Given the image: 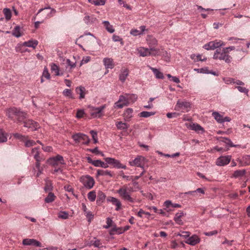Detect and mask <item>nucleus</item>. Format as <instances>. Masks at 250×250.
I'll list each match as a JSON object with an SVG mask.
<instances>
[{
    "mask_svg": "<svg viewBox=\"0 0 250 250\" xmlns=\"http://www.w3.org/2000/svg\"><path fill=\"white\" fill-rule=\"evenodd\" d=\"M85 216L86 217L87 220L89 222H90L91 220L93 219L94 215L90 211H88L84 213Z\"/></svg>",
    "mask_w": 250,
    "mask_h": 250,
    "instance_id": "052dcab7",
    "label": "nucleus"
},
{
    "mask_svg": "<svg viewBox=\"0 0 250 250\" xmlns=\"http://www.w3.org/2000/svg\"><path fill=\"white\" fill-rule=\"evenodd\" d=\"M246 173L245 169L237 170L234 171L231 177L234 178H242Z\"/></svg>",
    "mask_w": 250,
    "mask_h": 250,
    "instance_id": "393cba45",
    "label": "nucleus"
},
{
    "mask_svg": "<svg viewBox=\"0 0 250 250\" xmlns=\"http://www.w3.org/2000/svg\"><path fill=\"white\" fill-rule=\"evenodd\" d=\"M106 201L107 202L111 203L115 206V210L119 211L121 209L122 204L118 198L112 196H108L106 199Z\"/></svg>",
    "mask_w": 250,
    "mask_h": 250,
    "instance_id": "ddd939ff",
    "label": "nucleus"
},
{
    "mask_svg": "<svg viewBox=\"0 0 250 250\" xmlns=\"http://www.w3.org/2000/svg\"><path fill=\"white\" fill-rule=\"evenodd\" d=\"M237 161L239 162V166L244 167L250 165V155H246L242 157L241 159L238 158Z\"/></svg>",
    "mask_w": 250,
    "mask_h": 250,
    "instance_id": "dca6fc26",
    "label": "nucleus"
},
{
    "mask_svg": "<svg viewBox=\"0 0 250 250\" xmlns=\"http://www.w3.org/2000/svg\"><path fill=\"white\" fill-rule=\"evenodd\" d=\"M69 215L67 212L65 211H61L58 213V217L62 219H67Z\"/></svg>",
    "mask_w": 250,
    "mask_h": 250,
    "instance_id": "3c124183",
    "label": "nucleus"
},
{
    "mask_svg": "<svg viewBox=\"0 0 250 250\" xmlns=\"http://www.w3.org/2000/svg\"><path fill=\"white\" fill-rule=\"evenodd\" d=\"M190 233L188 231H183L181 233H178L177 236H180L187 239L190 236Z\"/></svg>",
    "mask_w": 250,
    "mask_h": 250,
    "instance_id": "0e129e2a",
    "label": "nucleus"
},
{
    "mask_svg": "<svg viewBox=\"0 0 250 250\" xmlns=\"http://www.w3.org/2000/svg\"><path fill=\"white\" fill-rule=\"evenodd\" d=\"M97 176H108L110 177H112L114 176L113 172L111 171L108 170L98 169L97 171Z\"/></svg>",
    "mask_w": 250,
    "mask_h": 250,
    "instance_id": "412c9836",
    "label": "nucleus"
},
{
    "mask_svg": "<svg viewBox=\"0 0 250 250\" xmlns=\"http://www.w3.org/2000/svg\"><path fill=\"white\" fill-rule=\"evenodd\" d=\"M116 233L118 234L123 233L122 228H117L116 226H114L109 231L110 235H114Z\"/></svg>",
    "mask_w": 250,
    "mask_h": 250,
    "instance_id": "72a5a7b5",
    "label": "nucleus"
},
{
    "mask_svg": "<svg viewBox=\"0 0 250 250\" xmlns=\"http://www.w3.org/2000/svg\"><path fill=\"white\" fill-rule=\"evenodd\" d=\"M105 197V194L103 192L99 191L98 193V197L97 199V204L104 202Z\"/></svg>",
    "mask_w": 250,
    "mask_h": 250,
    "instance_id": "f704fd0d",
    "label": "nucleus"
},
{
    "mask_svg": "<svg viewBox=\"0 0 250 250\" xmlns=\"http://www.w3.org/2000/svg\"><path fill=\"white\" fill-rule=\"evenodd\" d=\"M214 50L221 46L225 45V43L222 41L215 40L211 41Z\"/></svg>",
    "mask_w": 250,
    "mask_h": 250,
    "instance_id": "7c9ffc66",
    "label": "nucleus"
},
{
    "mask_svg": "<svg viewBox=\"0 0 250 250\" xmlns=\"http://www.w3.org/2000/svg\"><path fill=\"white\" fill-rule=\"evenodd\" d=\"M72 138L76 143H78L82 140L83 141V144L87 145L90 142L89 137L86 135L81 133L73 134Z\"/></svg>",
    "mask_w": 250,
    "mask_h": 250,
    "instance_id": "0eeeda50",
    "label": "nucleus"
},
{
    "mask_svg": "<svg viewBox=\"0 0 250 250\" xmlns=\"http://www.w3.org/2000/svg\"><path fill=\"white\" fill-rule=\"evenodd\" d=\"M51 70L55 73L56 76L62 75V73H60V69L59 66L55 63H52L51 64Z\"/></svg>",
    "mask_w": 250,
    "mask_h": 250,
    "instance_id": "e433bc0d",
    "label": "nucleus"
},
{
    "mask_svg": "<svg viewBox=\"0 0 250 250\" xmlns=\"http://www.w3.org/2000/svg\"><path fill=\"white\" fill-rule=\"evenodd\" d=\"M150 69L152 70V71L153 72L154 74L155 75L156 78L157 79H163L164 77V75L162 72L160 71L157 68L152 67H149Z\"/></svg>",
    "mask_w": 250,
    "mask_h": 250,
    "instance_id": "cd10ccee",
    "label": "nucleus"
},
{
    "mask_svg": "<svg viewBox=\"0 0 250 250\" xmlns=\"http://www.w3.org/2000/svg\"><path fill=\"white\" fill-rule=\"evenodd\" d=\"M190 58H191V60H192L195 62H199V61L203 62V61H205L206 60H207L206 58H204V59H202V56L200 54H197V55L191 54L190 55Z\"/></svg>",
    "mask_w": 250,
    "mask_h": 250,
    "instance_id": "c756f323",
    "label": "nucleus"
},
{
    "mask_svg": "<svg viewBox=\"0 0 250 250\" xmlns=\"http://www.w3.org/2000/svg\"><path fill=\"white\" fill-rule=\"evenodd\" d=\"M128 186L123 185L117 190L116 192L124 201L132 203L135 202V199L132 197L131 194L133 191V189L132 187H129Z\"/></svg>",
    "mask_w": 250,
    "mask_h": 250,
    "instance_id": "f257e3e1",
    "label": "nucleus"
},
{
    "mask_svg": "<svg viewBox=\"0 0 250 250\" xmlns=\"http://www.w3.org/2000/svg\"><path fill=\"white\" fill-rule=\"evenodd\" d=\"M103 63L106 69H112L115 66L113 60L112 58H104Z\"/></svg>",
    "mask_w": 250,
    "mask_h": 250,
    "instance_id": "6ab92c4d",
    "label": "nucleus"
},
{
    "mask_svg": "<svg viewBox=\"0 0 250 250\" xmlns=\"http://www.w3.org/2000/svg\"><path fill=\"white\" fill-rule=\"evenodd\" d=\"M138 53L140 56L146 57L150 56V49L149 48H145L143 47H139L137 49Z\"/></svg>",
    "mask_w": 250,
    "mask_h": 250,
    "instance_id": "4be33fe9",
    "label": "nucleus"
},
{
    "mask_svg": "<svg viewBox=\"0 0 250 250\" xmlns=\"http://www.w3.org/2000/svg\"><path fill=\"white\" fill-rule=\"evenodd\" d=\"M203 48L207 50H214L211 42H209L208 43L205 44L203 46Z\"/></svg>",
    "mask_w": 250,
    "mask_h": 250,
    "instance_id": "774afa93",
    "label": "nucleus"
},
{
    "mask_svg": "<svg viewBox=\"0 0 250 250\" xmlns=\"http://www.w3.org/2000/svg\"><path fill=\"white\" fill-rule=\"evenodd\" d=\"M130 33L131 35H132L134 36H137L142 35V31H140V30L136 29H131L130 30Z\"/></svg>",
    "mask_w": 250,
    "mask_h": 250,
    "instance_id": "13d9d810",
    "label": "nucleus"
},
{
    "mask_svg": "<svg viewBox=\"0 0 250 250\" xmlns=\"http://www.w3.org/2000/svg\"><path fill=\"white\" fill-rule=\"evenodd\" d=\"M88 1L95 5H104L105 4L104 0H88Z\"/></svg>",
    "mask_w": 250,
    "mask_h": 250,
    "instance_id": "8fccbe9b",
    "label": "nucleus"
},
{
    "mask_svg": "<svg viewBox=\"0 0 250 250\" xmlns=\"http://www.w3.org/2000/svg\"><path fill=\"white\" fill-rule=\"evenodd\" d=\"M93 245L95 248H101L104 247L100 240H96L93 243L91 242L89 246Z\"/></svg>",
    "mask_w": 250,
    "mask_h": 250,
    "instance_id": "864d4df0",
    "label": "nucleus"
},
{
    "mask_svg": "<svg viewBox=\"0 0 250 250\" xmlns=\"http://www.w3.org/2000/svg\"><path fill=\"white\" fill-rule=\"evenodd\" d=\"M106 105L104 104L99 107L89 106L90 109V115L93 118H101L103 115V110L106 107Z\"/></svg>",
    "mask_w": 250,
    "mask_h": 250,
    "instance_id": "423d86ee",
    "label": "nucleus"
},
{
    "mask_svg": "<svg viewBox=\"0 0 250 250\" xmlns=\"http://www.w3.org/2000/svg\"><path fill=\"white\" fill-rule=\"evenodd\" d=\"M39 148L38 147H35L32 149L31 153L34 155V158L36 160H38L39 156Z\"/></svg>",
    "mask_w": 250,
    "mask_h": 250,
    "instance_id": "09e8293b",
    "label": "nucleus"
},
{
    "mask_svg": "<svg viewBox=\"0 0 250 250\" xmlns=\"http://www.w3.org/2000/svg\"><path fill=\"white\" fill-rule=\"evenodd\" d=\"M172 202L170 200H167L164 203V206L166 207L165 209L167 210V211H172V209L169 208L170 207L172 206Z\"/></svg>",
    "mask_w": 250,
    "mask_h": 250,
    "instance_id": "6e6d98bb",
    "label": "nucleus"
},
{
    "mask_svg": "<svg viewBox=\"0 0 250 250\" xmlns=\"http://www.w3.org/2000/svg\"><path fill=\"white\" fill-rule=\"evenodd\" d=\"M50 161H57V162L59 163L60 164H65L63 157L60 155H57L56 156L50 158Z\"/></svg>",
    "mask_w": 250,
    "mask_h": 250,
    "instance_id": "c85d7f7f",
    "label": "nucleus"
},
{
    "mask_svg": "<svg viewBox=\"0 0 250 250\" xmlns=\"http://www.w3.org/2000/svg\"><path fill=\"white\" fill-rule=\"evenodd\" d=\"M62 94L65 97H69L72 99H74V97L73 96L71 90L70 89H64L62 92Z\"/></svg>",
    "mask_w": 250,
    "mask_h": 250,
    "instance_id": "de8ad7c7",
    "label": "nucleus"
},
{
    "mask_svg": "<svg viewBox=\"0 0 250 250\" xmlns=\"http://www.w3.org/2000/svg\"><path fill=\"white\" fill-rule=\"evenodd\" d=\"M25 141V146L26 147H31L32 146H34L36 145V142L33 140H26V139L24 141Z\"/></svg>",
    "mask_w": 250,
    "mask_h": 250,
    "instance_id": "4d7b16f0",
    "label": "nucleus"
},
{
    "mask_svg": "<svg viewBox=\"0 0 250 250\" xmlns=\"http://www.w3.org/2000/svg\"><path fill=\"white\" fill-rule=\"evenodd\" d=\"M191 108V104L190 102L184 100H179L175 106V110L181 111L182 112H186L189 111Z\"/></svg>",
    "mask_w": 250,
    "mask_h": 250,
    "instance_id": "20e7f679",
    "label": "nucleus"
},
{
    "mask_svg": "<svg viewBox=\"0 0 250 250\" xmlns=\"http://www.w3.org/2000/svg\"><path fill=\"white\" fill-rule=\"evenodd\" d=\"M119 175L121 176L123 179L126 181H130L132 180V177L130 176H127L125 175L123 171H120L119 172Z\"/></svg>",
    "mask_w": 250,
    "mask_h": 250,
    "instance_id": "680f3d73",
    "label": "nucleus"
},
{
    "mask_svg": "<svg viewBox=\"0 0 250 250\" xmlns=\"http://www.w3.org/2000/svg\"><path fill=\"white\" fill-rule=\"evenodd\" d=\"M66 63L67 67H69L70 69H73L76 67V62H72L69 59H67L66 60Z\"/></svg>",
    "mask_w": 250,
    "mask_h": 250,
    "instance_id": "bf43d9fd",
    "label": "nucleus"
},
{
    "mask_svg": "<svg viewBox=\"0 0 250 250\" xmlns=\"http://www.w3.org/2000/svg\"><path fill=\"white\" fill-rule=\"evenodd\" d=\"M80 181L83 184L84 187L88 189H91L95 184L94 178L89 175L81 176Z\"/></svg>",
    "mask_w": 250,
    "mask_h": 250,
    "instance_id": "39448f33",
    "label": "nucleus"
},
{
    "mask_svg": "<svg viewBox=\"0 0 250 250\" xmlns=\"http://www.w3.org/2000/svg\"><path fill=\"white\" fill-rule=\"evenodd\" d=\"M7 141V134L2 129H0V143H5Z\"/></svg>",
    "mask_w": 250,
    "mask_h": 250,
    "instance_id": "37998d69",
    "label": "nucleus"
},
{
    "mask_svg": "<svg viewBox=\"0 0 250 250\" xmlns=\"http://www.w3.org/2000/svg\"><path fill=\"white\" fill-rule=\"evenodd\" d=\"M194 70L199 73L208 74L209 72V70L207 67L202 68H195Z\"/></svg>",
    "mask_w": 250,
    "mask_h": 250,
    "instance_id": "5fc2aeb1",
    "label": "nucleus"
},
{
    "mask_svg": "<svg viewBox=\"0 0 250 250\" xmlns=\"http://www.w3.org/2000/svg\"><path fill=\"white\" fill-rule=\"evenodd\" d=\"M106 225L104 226V228L107 229H108L109 228H110L112 226L113 221L112 220V219L108 217L106 218Z\"/></svg>",
    "mask_w": 250,
    "mask_h": 250,
    "instance_id": "e2e57ef3",
    "label": "nucleus"
},
{
    "mask_svg": "<svg viewBox=\"0 0 250 250\" xmlns=\"http://www.w3.org/2000/svg\"><path fill=\"white\" fill-rule=\"evenodd\" d=\"M236 88L237 89V90L239 92H242V93H244L246 94L247 95H248V92H249V90L247 88L244 87L240 86H237L236 87Z\"/></svg>",
    "mask_w": 250,
    "mask_h": 250,
    "instance_id": "338daca9",
    "label": "nucleus"
},
{
    "mask_svg": "<svg viewBox=\"0 0 250 250\" xmlns=\"http://www.w3.org/2000/svg\"><path fill=\"white\" fill-rule=\"evenodd\" d=\"M190 128L198 133H203L205 132L204 128L197 123H192L190 125Z\"/></svg>",
    "mask_w": 250,
    "mask_h": 250,
    "instance_id": "aec40b11",
    "label": "nucleus"
},
{
    "mask_svg": "<svg viewBox=\"0 0 250 250\" xmlns=\"http://www.w3.org/2000/svg\"><path fill=\"white\" fill-rule=\"evenodd\" d=\"M12 35L17 38H19L21 36V28L19 26H16L14 27L12 31Z\"/></svg>",
    "mask_w": 250,
    "mask_h": 250,
    "instance_id": "79ce46f5",
    "label": "nucleus"
},
{
    "mask_svg": "<svg viewBox=\"0 0 250 250\" xmlns=\"http://www.w3.org/2000/svg\"><path fill=\"white\" fill-rule=\"evenodd\" d=\"M212 115L218 123H222L223 116L219 112L216 111L213 112Z\"/></svg>",
    "mask_w": 250,
    "mask_h": 250,
    "instance_id": "ea45409f",
    "label": "nucleus"
},
{
    "mask_svg": "<svg viewBox=\"0 0 250 250\" xmlns=\"http://www.w3.org/2000/svg\"><path fill=\"white\" fill-rule=\"evenodd\" d=\"M150 56H155L158 55L160 52V49L157 48L150 47Z\"/></svg>",
    "mask_w": 250,
    "mask_h": 250,
    "instance_id": "49530a36",
    "label": "nucleus"
},
{
    "mask_svg": "<svg viewBox=\"0 0 250 250\" xmlns=\"http://www.w3.org/2000/svg\"><path fill=\"white\" fill-rule=\"evenodd\" d=\"M154 112L142 111L140 113L139 116L141 117L147 118L155 114Z\"/></svg>",
    "mask_w": 250,
    "mask_h": 250,
    "instance_id": "a18cd8bd",
    "label": "nucleus"
},
{
    "mask_svg": "<svg viewBox=\"0 0 250 250\" xmlns=\"http://www.w3.org/2000/svg\"><path fill=\"white\" fill-rule=\"evenodd\" d=\"M21 122L24 124V127L27 128L29 131L36 130L40 127L38 123L32 120H26L25 119Z\"/></svg>",
    "mask_w": 250,
    "mask_h": 250,
    "instance_id": "6e6552de",
    "label": "nucleus"
},
{
    "mask_svg": "<svg viewBox=\"0 0 250 250\" xmlns=\"http://www.w3.org/2000/svg\"><path fill=\"white\" fill-rule=\"evenodd\" d=\"M6 115L8 117L13 119L15 118L18 122H21L24 119L26 118V113L21 111L19 108L15 107H10L7 109Z\"/></svg>",
    "mask_w": 250,
    "mask_h": 250,
    "instance_id": "f03ea898",
    "label": "nucleus"
},
{
    "mask_svg": "<svg viewBox=\"0 0 250 250\" xmlns=\"http://www.w3.org/2000/svg\"><path fill=\"white\" fill-rule=\"evenodd\" d=\"M115 125L118 130H126L129 125L127 124L122 121H117L115 123Z\"/></svg>",
    "mask_w": 250,
    "mask_h": 250,
    "instance_id": "5701e85b",
    "label": "nucleus"
},
{
    "mask_svg": "<svg viewBox=\"0 0 250 250\" xmlns=\"http://www.w3.org/2000/svg\"><path fill=\"white\" fill-rule=\"evenodd\" d=\"M22 243L24 246H34L38 247H42L41 243L34 239H24L22 240Z\"/></svg>",
    "mask_w": 250,
    "mask_h": 250,
    "instance_id": "2eb2a0df",
    "label": "nucleus"
},
{
    "mask_svg": "<svg viewBox=\"0 0 250 250\" xmlns=\"http://www.w3.org/2000/svg\"><path fill=\"white\" fill-rule=\"evenodd\" d=\"M201 241L200 237L196 234H193L191 236H189L188 238L185 241V243L190 246H195L199 244Z\"/></svg>",
    "mask_w": 250,
    "mask_h": 250,
    "instance_id": "4468645a",
    "label": "nucleus"
},
{
    "mask_svg": "<svg viewBox=\"0 0 250 250\" xmlns=\"http://www.w3.org/2000/svg\"><path fill=\"white\" fill-rule=\"evenodd\" d=\"M133 110L131 108H126L123 114L124 120L125 122H129L133 117Z\"/></svg>",
    "mask_w": 250,
    "mask_h": 250,
    "instance_id": "a211bd4d",
    "label": "nucleus"
},
{
    "mask_svg": "<svg viewBox=\"0 0 250 250\" xmlns=\"http://www.w3.org/2000/svg\"><path fill=\"white\" fill-rule=\"evenodd\" d=\"M128 104L125 94L124 95H122L119 96L118 101L114 104V108L120 109L125 106H127Z\"/></svg>",
    "mask_w": 250,
    "mask_h": 250,
    "instance_id": "f8f14e48",
    "label": "nucleus"
},
{
    "mask_svg": "<svg viewBox=\"0 0 250 250\" xmlns=\"http://www.w3.org/2000/svg\"><path fill=\"white\" fill-rule=\"evenodd\" d=\"M147 42L149 46H155L157 44V40L152 36L148 37L147 39Z\"/></svg>",
    "mask_w": 250,
    "mask_h": 250,
    "instance_id": "a19ab883",
    "label": "nucleus"
},
{
    "mask_svg": "<svg viewBox=\"0 0 250 250\" xmlns=\"http://www.w3.org/2000/svg\"><path fill=\"white\" fill-rule=\"evenodd\" d=\"M45 9H51V12L49 13H48L46 15L45 19L50 18V17H51V14L52 13H55L56 12V10H55L54 9L51 8L50 6H48V7H44V8L40 9L38 11L37 14H39V13H41L42 11H43L44 10H45Z\"/></svg>",
    "mask_w": 250,
    "mask_h": 250,
    "instance_id": "c9c22d12",
    "label": "nucleus"
},
{
    "mask_svg": "<svg viewBox=\"0 0 250 250\" xmlns=\"http://www.w3.org/2000/svg\"><path fill=\"white\" fill-rule=\"evenodd\" d=\"M55 198L56 196H55L54 194L50 192L48 193L47 197H45L44 201L46 203H52L55 200Z\"/></svg>",
    "mask_w": 250,
    "mask_h": 250,
    "instance_id": "4c0bfd02",
    "label": "nucleus"
},
{
    "mask_svg": "<svg viewBox=\"0 0 250 250\" xmlns=\"http://www.w3.org/2000/svg\"><path fill=\"white\" fill-rule=\"evenodd\" d=\"M3 13L4 15L6 21H9L12 16V13L11 10L8 8H5L3 9Z\"/></svg>",
    "mask_w": 250,
    "mask_h": 250,
    "instance_id": "2f4dec72",
    "label": "nucleus"
},
{
    "mask_svg": "<svg viewBox=\"0 0 250 250\" xmlns=\"http://www.w3.org/2000/svg\"><path fill=\"white\" fill-rule=\"evenodd\" d=\"M103 22L104 26L108 32L110 33H112L114 32L115 30L113 26L111 25L108 21H104Z\"/></svg>",
    "mask_w": 250,
    "mask_h": 250,
    "instance_id": "473e14b6",
    "label": "nucleus"
},
{
    "mask_svg": "<svg viewBox=\"0 0 250 250\" xmlns=\"http://www.w3.org/2000/svg\"><path fill=\"white\" fill-rule=\"evenodd\" d=\"M93 18L89 16H85L84 17L83 21L86 24H89L93 22Z\"/></svg>",
    "mask_w": 250,
    "mask_h": 250,
    "instance_id": "69168bd1",
    "label": "nucleus"
},
{
    "mask_svg": "<svg viewBox=\"0 0 250 250\" xmlns=\"http://www.w3.org/2000/svg\"><path fill=\"white\" fill-rule=\"evenodd\" d=\"M87 198L90 202H94L96 198V192L94 190L90 191L87 194Z\"/></svg>",
    "mask_w": 250,
    "mask_h": 250,
    "instance_id": "c03bdc74",
    "label": "nucleus"
},
{
    "mask_svg": "<svg viewBox=\"0 0 250 250\" xmlns=\"http://www.w3.org/2000/svg\"><path fill=\"white\" fill-rule=\"evenodd\" d=\"M147 162L146 158L141 155H138L134 160L130 161L129 164L131 167H141L142 163H146Z\"/></svg>",
    "mask_w": 250,
    "mask_h": 250,
    "instance_id": "9b49d317",
    "label": "nucleus"
},
{
    "mask_svg": "<svg viewBox=\"0 0 250 250\" xmlns=\"http://www.w3.org/2000/svg\"><path fill=\"white\" fill-rule=\"evenodd\" d=\"M213 58L214 60L224 61L227 63H229L232 61V58L224 48L221 52L220 49H217L214 53Z\"/></svg>",
    "mask_w": 250,
    "mask_h": 250,
    "instance_id": "7ed1b4c3",
    "label": "nucleus"
},
{
    "mask_svg": "<svg viewBox=\"0 0 250 250\" xmlns=\"http://www.w3.org/2000/svg\"><path fill=\"white\" fill-rule=\"evenodd\" d=\"M13 136L16 139L20 140L22 141H24L27 139V136L22 135L18 133H15L13 134Z\"/></svg>",
    "mask_w": 250,
    "mask_h": 250,
    "instance_id": "603ef678",
    "label": "nucleus"
},
{
    "mask_svg": "<svg viewBox=\"0 0 250 250\" xmlns=\"http://www.w3.org/2000/svg\"><path fill=\"white\" fill-rule=\"evenodd\" d=\"M86 89L83 86H79L76 88V92L80 95L79 98L82 99L84 98Z\"/></svg>",
    "mask_w": 250,
    "mask_h": 250,
    "instance_id": "bb28decb",
    "label": "nucleus"
},
{
    "mask_svg": "<svg viewBox=\"0 0 250 250\" xmlns=\"http://www.w3.org/2000/svg\"><path fill=\"white\" fill-rule=\"evenodd\" d=\"M128 104L134 103L137 99V96L134 94H125Z\"/></svg>",
    "mask_w": 250,
    "mask_h": 250,
    "instance_id": "58836bf2",
    "label": "nucleus"
},
{
    "mask_svg": "<svg viewBox=\"0 0 250 250\" xmlns=\"http://www.w3.org/2000/svg\"><path fill=\"white\" fill-rule=\"evenodd\" d=\"M231 159V155L221 156L216 159V165L220 167L226 166L229 163Z\"/></svg>",
    "mask_w": 250,
    "mask_h": 250,
    "instance_id": "9d476101",
    "label": "nucleus"
},
{
    "mask_svg": "<svg viewBox=\"0 0 250 250\" xmlns=\"http://www.w3.org/2000/svg\"><path fill=\"white\" fill-rule=\"evenodd\" d=\"M184 215L185 214L183 211H180L176 213L173 219L176 224L178 225H183V222L181 219V218L184 216Z\"/></svg>",
    "mask_w": 250,
    "mask_h": 250,
    "instance_id": "b1692460",
    "label": "nucleus"
},
{
    "mask_svg": "<svg viewBox=\"0 0 250 250\" xmlns=\"http://www.w3.org/2000/svg\"><path fill=\"white\" fill-rule=\"evenodd\" d=\"M38 44L37 40H29L23 43V46L35 48Z\"/></svg>",
    "mask_w": 250,
    "mask_h": 250,
    "instance_id": "a878e982",
    "label": "nucleus"
},
{
    "mask_svg": "<svg viewBox=\"0 0 250 250\" xmlns=\"http://www.w3.org/2000/svg\"><path fill=\"white\" fill-rule=\"evenodd\" d=\"M128 75L129 70L126 68H122L119 75V79L122 83H124Z\"/></svg>",
    "mask_w": 250,
    "mask_h": 250,
    "instance_id": "f3484780",
    "label": "nucleus"
},
{
    "mask_svg": "<svg viewBox=\"0 0 250 250\" xmlns=\"http://www.w3.org/2000/svg\"><path fill=\"white\" fill-rule=\"evenodd\" d=\"M105 161L107 163V164H108L109 165H111L113 166V167L115 168L119 169V168H123V169H126V167L125 165H123L120 163V162L116 160L114 158H111V157H107L104 158Z\"/></svg>",
    "mask_w": 250,
    "mask_h": 250,
    "instance_id": "1a4fd4ad",
    "label": "nucleus"
}]
</instances>
